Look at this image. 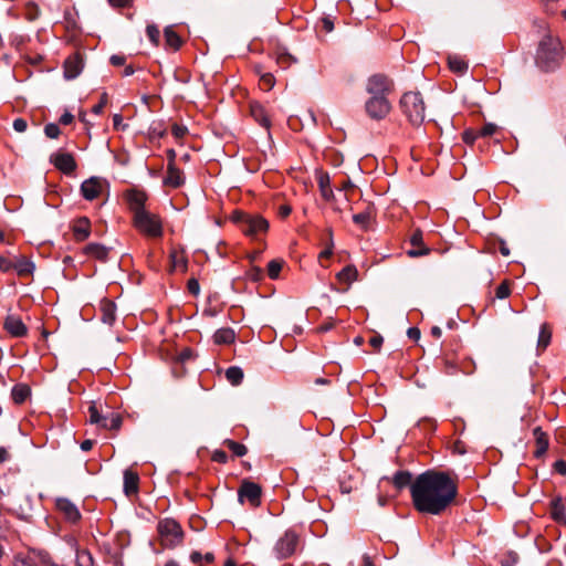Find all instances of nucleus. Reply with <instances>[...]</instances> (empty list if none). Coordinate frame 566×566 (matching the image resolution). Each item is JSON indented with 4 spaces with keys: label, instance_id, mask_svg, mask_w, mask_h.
Listing matches in <instances>:
<instances>
[{
    "label": "nucleus",
    "instance_id": "f257e3e1",
    "mask_svg": "<svg viewBox=\"0 0 566 566\" xmlns=\"http://www.w3.org/2000/svg\"><path fill=\"white\" fill-rule=\"evenodd\" d=\"M410 494L418 512L439 515L455 500L458 485L448 472L428 470L412 482Z\"/></svg>",
    "mask_w": 566,
    "mask_h": 566
},
{
    "label": "nucleus",
    "instance_id": "f03ea898",
    "mask_svg": "<svg viewBox=\"0 0 566 566\" xmlns=\"http://www.w3.org/2000/svg\"><path fill=\"white\" fill-rule=\"evenodd\" d=\"M564 49L557 35L551 31L545 33L538 42L535 62L544 71H552L563 60Z\"/></svg>",
    "mask_w": 566,
    "mask_h": 566
},
{
    "label": "nucleus",
    "instance_id": "7ed1b4c3",
    "mask_svg": "<svg viewBox=\"0 0 566 566\" xmlns=\"http://www.w3.org/2000/svg\"><path fill=\"white\" fill-rule=\"evenodd\" d=\"M400 108L413 126H420L426 118V105L419 92L405 93L399 102Z\"/></svg>",
    "mask_w": 566,
    "mask_h": 566
},
{
    "label": "nucleus",
    "instance_id": "20e7f679",
    "mask_svg": "<svg viewBox=\"0 0 566 566\" xmlns=\"http://www.w3.org/2000/svg\"><path fill=\"white\" fill-rule=\"evenodd\" d=\"M231 219L245 235L251 238H256L259 234L265 233L269 229L268 220L256 213L234 211Z\"/></svg>",
    "mask_w": 566,
    "mask_h": 566
},
{
    "label": "nucleus",
    "instance_id": "39448f33",
    "mask_svg": "<svg viewBox=\"0 0 566 566\" xmlns=\"http://www.w3.org/2000/svg\"><path fill=\"white\" fill-rule=\"evenodd\" d=\"M157 531L161 544L167 548H175L184 539V531L180 524L174 518H164L158 522Z\"/></svg>",
    "mask_w": 566,
    "mask_h": 566
},
{
    "label": "nucleus",
    "instance_id": "423d86ee",
    "mask_svg": "<svg viewBox=\"0 0 566 566\" xmlns=\"http://www.w3.org/2000/svg\"><path fill=\"white\" fill-rule=\"evenodd\" d=\"M134 226L142 233L159 238L163 235V224L157 214L146 211H139L138 214L134 216Z\"/></svg>",
    "mask_w": 566,
    "mask_h": 566
},
{
    "label": "nucleus",
    "instance_id": "0eeeda50",
    "mask_svg": "<svg viewBox=\"0 0 566 566\" xmlns=\"http://www.w3.org/2000/svg\"><path fill=\"white\" fill-rule=\"evenodd\" d=\"M367 115L374 120L384 119L391 111V104L385 96H370L365 103Z\"/></svg>",
    "mask_w": 566,
    "mask_h": 566
},
{
    "label": "nucleus",
    "instance_id": "6e6552de",
    "mask_svg": "<svg viewBox=\"0 0 566 566\" xmlns=\"http://www.w3.org/2000/svg\"><path fill=\"white\" fill-rule=\"evenodd\" d=\"M297 544V535L292 531L285 532L284 535L280 537L274 545L273 551L275 553V557L277 559H285L291 557L295 553Z\"/></svg>",
    "mask_w": 566,
    "mask_h": 566
},
{
    "label": "nucleus",
    "instance_id": "1a4fd4ad",
    "mask_svg": "<svg viewBox=\"0 0 566 566\" xmlns=\"http://www.w3.org/2000/svg\"><path fill=\"white\" fill-rule=\"evenodd\" d=\"M392 82L384 74H374L368 77L366 83V92L370 96H385L391 92Z\"/></svg>",
    "mask_w": 566,
    "mask_h": 566
},
{
    "label": "nucleus",
    "instance_id": "9d476101",
    "mask_svg": "<svg viewBox=\"0 0 566 566\" xmlns=\"http://www.w3.org/2000/svg\"><path fill=\"white\" fill-rule=\"evenodd\" d=\"M262 494V489L259 484L251 482L249 480H243L239 490L238 497L241 503H243L244 499H247L252 506L260 505V499Z\"/></svg>",
    "mask_w": 566,
    "mask_h": 566
},
{
    "label": "nucleus",
    "instance_id": "9b49d317",
    "mask_svg": "<svg viewBox=\"0 0 566 566\" xmlns=\"http://www.w3.org/2000/svg\"><path fill=\"white\" fill-rule=\"evenodd\" d=\"M50 161L54 165L56 169L62 171L65 175H71L75 171L77 165L74 159V156L70 153H55L50 157Z\"/></svg>",
    "mask_w": 566,
    "mask_h": 566
},
{
    "label": "nucleus",
    "instance_id": "f8f14e48",
    "mask_svg": "<svg viewBox=\"0 0 566 566\" xmlns=\"http://www.w3.org/2000/svg\"><path fill=\"white\" fill-rule=\"evenodd\" d=\"M102 189L103 180L98 177H91L81 185V193L88 201L96 199L101 195Z\"/></svg>",
    "mask_w": 566,
    "mask_h": 566
},
{
    "label": "nucleus",
    "instance_id": "ddd939ff",
    "mask_svg": "<svg viewBox=\"0 0 566 566\" xmlns=\"http://www.w3.org/2000/svg\"><path fill=\"white\" fill-rule=\"evenodd\" d=\"M410 243L413 247V249L407 251L410 258H419L430 253V249L423 243V233L420 229H416L412 232Z\"/></svg>",
    "mask_w": 566,
    "mask_h": 566
},
{
    "label": "nucleus",
    "instance_id": "4468645a",
    "mask_svg": "<svg viewBox=\"0 0 566 566\" xmlns=\"http://www.w3.org/2000/svg\"><path fill=\"white\" fill-rule=\"evenodd\" d=\"M83 66V59L78 53L69 56L64 61V77L66 80H74L81 74Z\"/></svg>",
    "mask_w": 566,
    "mask_h": 566
},
{
    "label": "nucleus",
    "instance_id": "2eb2a0df",
    "mask_svg": "<svg viewBox=\"0 0 566 566\" xmlns=\"http://www.w3.org/2000/svg\"><path fill=\"white\" fill-rule=\"evenodd\" d=\"M56 509L63 514L65 520L76 523L81 520V513L76 505L69 499L61 497L56 500Z\"/></svg>",
    "mask_w": 566,
    "mask_h": 566
},
{
    "label": "nucleus",
    "instance_id": "dca6fc26",
    "mask_svg": "<svg viewBox=\"0 0 566 566\" xmlns=\"http://www.w3.org/2000/svg\"><path fill=\"white\" fill-rule=\"evenodd\" d=\"M3 327L13 337H23L28 334L25 324L17 315H8L4 319Z\"/></svg>",
    "mask_w": 566,
    "mask_h": 566
},
{
    "label": "nucleus",
    "instance_id": "f3484780",
    "mask_svg": "<svg viewBox=\"0 0 566 566\" xmlns=\"http://www.w3.org/2000/svg\"><path fill=\"white\" fill-rule=\"evenodd\" d=\"M147 196L144 191L130 190L127 192V201L129 209L134 212V216L138 214L139 211H146L145 202Z\"/></svg>",
    "mask_w": 566,
    "mask_h": 566
},
{
    "label": "nucleus",
    "instance_id": "a211bd4d",
    "mask_svg": "<svg viewBox=\"0 0 566 566\" xmlns=\"http://www.w3.org/2000/svg\"><path fill=\"white\" fill-rule=\"evenodd\" d=\"M184 182L185 179L181 170L177 168L175 164L168 163L167 176L164 179V184L172 188H178L184 185Z\"/></svg>",
    "mask_w": 566,
    "mask_h": 566
},
{
    "label": "nucleus",
    "instance_id": "6ab92c4d",
    "mask_svg": "<svg viewBox=\"0 0 566 566\" xmlns=\"http://www.w3.org/2000/svg\"><path fill=\"white\" fill-rule=\"evenodd\" d=\"M13 270L19 276H30L35 270L34 263L24 256H14Z\"/></svg>",
    "mask_w": 566,
    "mask_h": 566
},
{
    "label": "nucleus",
    "instance_id": "aec40b11",
    "mask_svg": "<svg viewBox=\"0 0 566 566\" xmlns=\"http://www.w3.org/2000/svg\"><path fill=\"white\" fill-rule=\"evenodd\" d=\"M533 436L536 442V450L534 451L535 458H542L548 449V436L542 430L541 427H536L533 430Z\"/></svg>",
    "mask_w": 566,
    "mask_h": 566
},
{
    "label": "nucleus",
    "instance_id": "412c9836",
    "mask_svg": "<svg viewBox=\"0 0 566 566\" xmlns=\"http://www.w3.org/2000/svg\"><path fill=\"white\" fill-rule=\"evenodd\" d=\"M73 234L77 241H84L90 237L91 222L86 217L78 218L73 224Z\"/></svg>",
    "mask_w": 566,
    "mask_h": 566
},
{
    "label": "nucleus",
    "instance_id": "4be33fe9",
    "mask_svg": "<svg viewBox=\"0 0 566 566\" xmlns=\"http://www.w3.org/2000/svg\"><path fill=\"white\" fill-rule=\"evenodd\" d=\"M84 253L102 262H106L109 249L99 243H90L84 248Z\"/></svg>",
    "mask_w": 566,
    "mask_h": 566
},
{
    "label": "nucleus",
    "instance_id": "5701e85b",
    "mask_svg": "<svg viewBox=\"0 0 566 566\" xmlns=\"http://www.w3.org/2000/svg\"><path fill=\"white\" fill-rule=\"evenodd\" d=\"M102 322L112 326L116 319V304L112 301L104 300L101 303Z\"/></svg>",
    "mask_w": 566,
    "mask_h": 566
},
{
    "label": "nucleus",
    "instance_id": "b1692460",
    "mask_svg": "<svg viewBox=\"0 0 566 566\" xmlns=\"http://www.w3.org/2000/svg\"><path fill=\"white\" fill-rule=\"evenodd\" d=\"M251 116L264 128L270 127V119L266 115L264 107L259 103H252L250 105Z\"/></svg>",
    "mask_w": 566,
    "mask_h": 566
},
{
    "label": "nucleus",
    "instance_id": "393cba45",
    "mask_svg": "<svg viewBox=\"0 0 566 566\" xmlns=\"http://www.w3.org/2000/svg\"><path fill=\"white\" fill-rule=\"evenodd\" d=\"M138 474L130 471L125 470L124 472V491L127 495L134 494L138 491Z\"/></svg>",
    "mask_w": 566,
    "mask_h": 566
},
{
    "label": "nucleus",
    "instance_id": "a878e982",
    "mask_svg": "<svg viewBox=\"0 0 566 566\" xmlns=\"http://www.w3.org/2000/svg\"><path fill=\"white\" fill-rule=\"evenodd\" d=\"M31 395V389L25 384H17L11 390L12 400L17 405L23 403Z\"/></svg>",
    "mask_w": 566,
    "mask_h": 566
},
{
    "label": "nucleus",
    "instance_id": "bb28decb",
    "mask_svg": "<svg viewBox=\"0 0 566 566\" xmlns=\"http://www.w3.org/2000/svg\"><path fill=\"white\" fill-rule=\"evenodd\" d=\"M164 36H165L166 46H168L175 51H177L181 48L182 40L177 34V32L174 30V27H171V25L166 27L164 30Z\"/></svg>",
    "mask_w": 566,
    "mask_h": 566
},
{
    "label": "nucleus",
    "instance_id": "cd10ccee",
    "mask_svg": "<svg viewBox=\"0 0 566 566\" xmlns=\"http://www.w3.org/2000/svg\"><path fill=\"white\" fill-rule=\"evenodd\" d=\"M234 331L229 327L219 328L213 335L214 343L218 345L231 344L234 342Z\"/></svg>",
    "mask_w": 566,
    "mask_h": 566
},
{
    "label": "nucleus",
    "instance_id": "c85d7f7f",
    "mask_svg": "<svg viewBox=\"0 0 566 566\" xmlns=\"http://www.w3.org/2000/svg\"><path fill=\"white\" fill-rule=\"evenodd\" d=\"M104 419L99 423V428L108 430H118L122 426V417L113 411L104 415Z\"/></svg>",
    "mask_w": 566,
    "mask_h": 566
},
{
    "label": "nucleus",
    "instance_id": "c756f323",
    "mask_svg": "<svg viewBox=\"0 0 566 566\" xmlns=\"http://www.w3.org/2000/svg\"><path fill=\"white\" fill-rule=\"evenodd\" d=\"M317 179H318V187H319L322 197L327 201L333 199L334 192L331 188V179H329L328 174L322 172L318 175Z\"/></svg>",
    "mask_w": 566,
    "mask_h": 566
},
{
    "label": "nucleus",
    "instance_id": "7c9ffc66",
    "mask_svg": "<svg viewBox=\"0 0 566 566\" xmlns=\"http://www.w3.org/2000/svg\"><path fill=\"white\" fill-rule=\"evenodd\" d=\"M358 271L354 265L345 266L340 272L337 273V279L342 283L350 284L357 280Z\"/></svg>",
    "mask_w": 566,
    "mask_h": 566
},
{
    "label": "nucleus",
    "instance_id": "2f4dec72",
    "mask_svg": "<svg viewBox=\"0 0 566 566\" xmlns=\"http://www.w3.org/2000/svg\"><path fill=\"white\" fill-rule=\"evenodd\" d=\"M412 474L408 471H397L392 478L394 485L401 490L408 485L411 486Z\"/></svg>",
    "mask_w": 566,
    "mask_h": 566
},
{
    "label": "nucleus",
    "instance_id": "473e14b6",
    "mask_svg": "<svg viewBox=\"0 0 566 566\" xmlns=\"http://www.w3.org/2000/svg\"><path fill=\"white\" fill-rule=\"evenodd\" d=\"M243 376V370L238 366H231L226 370V378L233 386L240 385Z\"/></svg>",
    "mask_w": 566,
    "mask_h": 566
},
{
    "label": "nucleus",
    "instance_id": "72a5a7b5",
    "mask_svg": "<svg viewBox=\"0 0 566 566\" xmlns=\"http://www.w3.org/2000/svg\"><path fill=\"white\" fill-rule=\"evenodd\" d=\"M552 516L556 522H566V513H565V506L562 503V499H555L552 502Z\"/></svg>",
    "mask_w": 566,
    "mask_h": 566
},
{
    "label": "nucleus",
    "instance_id": "f704fd0d",
    "mask_svg": "<svg viewBox=\"0 0 566 566\" xmlns=\"http://www.w3.org/2000/svg\"><path fill=\"white\" fill-rule=\"evenodd\" d=\"M223 444L226 447H228L233 452V454L235 457L241 458V457L245 455L248 452V448L244 444L237 442L234 440H231V439H226L223 441Z\"/></svg>",
    "mask_w": 566,
    "mask_h": 566
},
{
    "label": "nucleus",
    "instance_id": "c9c22d12",
    "mask_svg": "<svg viewBox=\"0 0 566 566\" xmlns=\"http://www.w3.org/2000/svg\"><path fill=\"white\" fill-rule=\"evenodd\" d=\"M551 338H552V332H551L548 325L543 324L541 327L538 340H537L538 347L542 349H545L548 346V344L551 343Z\"/></svg>",
    "mask_w": 566,
    "mask_h": 566
},
{
    "label": "nucleus",
    "instance_id": "e433bc0d",
    "mask_svg": "<svg viewBox=\"0 0 566 566\" xmlns=\"http://www.w3.org/2000/svg\"><path fill=\"white\" fill-rule=\"evenodd\" d=\"M169 256L172 269L180 268L182 271L187 270V260L181 253H178L177 251L174 250L170 252Z\"/></svg>",
    "mask_w": 566,
    "mask_h": 566
},
{
    "label": "nucleus",
    "instance_id": "4c0bfd02",
    "mask_svg": "<svg viewBox=\"0 0 566 566\" xmlns=\"http://www.w3.org/2000/svg\"><path fill=\"white\" fill-rule=\"evenodd\" d=\"M76 566H94L93 556L88 551L76 552Z\"/></svg>",
    "mask_w": 566,
    "mask_h": 566
},
{
    "label": "nucleus",
    "instance_id": "58836bf2",
    "mask_svg": "<svg viewBox=\"0 0 566 566\" xmlns=\"http://www.w3.org/2000/svg\"><path fill=\"white\" fill-rule=\"evenodd\" d=\"M449 66L452 71L460 74L467 72L468 70V64L457 56L449 57Z\"/></svg>",
    "mask_w": 566,
    "mask_h": 566
},
{
    "label": "nucleus",
    "instance_id": "ea45409f",
    "mask_svg": "<svg viewBox=\"0 0 566 566\" xmlns=\"http://www.w3.org/2000/svg\"><path fill=\"white\" fill-rule=\"evenodd\" d=\"M90 422L99 427V423L104 419V413L99 412L96 403H91L88 407Z\"/></svg>",
    "mask_w": 566,
    "mask_h": 566
},
{
    "label": "nucleus",
    "instance_id": "a19ab883",
    "mask_svg": "<svg viewBox=\"0 0 566 566\" xmlns=\"http://www.w3.org/2000/svg\"><path fill=\"white\" fill-rule=\"evenodd\" d=\"M146 33L149 41L157 46L160 40V31L158 27L156 24H148L146 28Z\"/></svg>",
    "mask_w": 566,
    "mask_h": 566
},
{
    "label": "nucleus",
    "instance_id": "79ce46f5",
    "mask_svg": "<svg viewBox=\"0 0 566 566\" xmlns=\"http://www.w3.org/2000/svg\"><path fill=\"white\" fill-rule=\"evenodd\" d=\"M282 266H283V262L280 261V260H272L269 262L268 264V275L271 277V279H277L279 277V274L282 270Z\"/></svg>",
    "mask_w": 566,
    "mask_h": 566
},
{
    "label": "nucleus",
    "instance_id": "37998d69",
    "mask_svg": "<svg viewBox=\"0 0 566 566\" xmlns=\"http://www.w3.org/2000/svg\"><path fill=\"white\" fill-rule=\"evenodd\" d=\"M44 134L48 138L56 139L61 135V129L57 124L49 123L44 126Z\"/></svg>",
    "mask_w": 566,
    "mask_h": 566
},
{
    "label": "nucleus",
    "instance_id": "c03bdc74",
    "mask_svg": "<svg viewBox=\"0 0 566 566\" xmlns=\"http://www.w3.org/2000/svg\"><path fill=\"white\" fill-rule=\"evenodd\" d=\"M497 125L493 123H486L482 128L478 129L480 137H490L497 130Z\"/></svg>",
    "mask_w": 566,
    "mask_h": 566
},
{
    "label": "nucleus",
    "instance_id": "a18cd8bd",
    "mask_svg": "<svg viewBox=\"0 0 566 566\" xmlns=\"http://www.w3.org/2000/svg\"><path fill=\"white\" fill-rule=\"evenodd\" d=\"M15 566H40L35 553L29 554L28 556L20 558Z\"/></svg>",
    "mask_w": 566,
    "mask_h": 566
},
{
    "label": "nucleus",
    "instance_id": "49530a36",
    "mask_svg": "<svg viewBox=\"0 0 566 566\" xmlns=\"http://www.w3.org/2000/svg\"><path fill=\"white\" fill-rule=\"evenodd\" d=\"M511 290L507 281L502 282L495 292V296L500 300L506 298L510 296Z\"/></svg>",
    "mask_w": 566,
    "mask_h": 566
},
{
    "label": "nucleus",
    "instance_id": "de8ad7c7",
    "mask_svg": "<svg viewBox=\"0 0 566 566\" xmlns=\"http://www.w3.org/2000/svg\"><path fill=\"white\" fill-rule=\"evenodd\" d=\"M370 220V213L368 211H364L353 216V221L356 224H360L361 227H366Z\"/></svg>",
    "mask_w": 566,
    "mask_h": 566
},
{
    "label": "nucleus",
    "instance_id": "09e8293b",
    "mask_svg": "<svg viewBox=\"0 0 566 566\" xmlns=\"http://www.w3.org/2000/svg\"><path fill=\"white\" fill-rule=\"evenodd\" d=\"M35 556L38 557V563L40 566H55L48 553H35Z\"/></svg>",
    "mask_w": 566,
    "mask_h": 566
},
{
    "label": "nucleus",
    "instance_id": "8fccbe9b",
    "mask_svg": "<svg viewBox=\"0 0 566 566\" xmlns=\"http://www.w3.org/2000/svg\"><path fill=\"white\" fill-rule=\"evenodd\" d=\"M260 81L265 90H271L274 86V76L271 73H264L260 76Z\"/></svg>",
    "mask_w": 566,
    "mask_h": 566
},
{
    "label": "nucleus",
    "instance_id": "3c124183",
    "mask_svg": "<svg viewBox=\"0 0 566 566\" xmlns=\"http://www.w3.org/2000/svg\"><path fill=\"white\" fill-rule=\"evenodd\" d=\"M478 137H480L478 129H467L462 136L463 142L467 144H473Z\"/></svg>",
    "mask_w": 566,
    "mask_h": 566
},
{
    "label": "nucleus",
    "instance_id": "603ef678",
    "mask_svg": "<svg viewBox=\"0 0 566 566\" xmlns=\"http://www.w3.org/2000/svg\"><path fill=\"white\" fill-rule=\"evenodd\" d=\"M328 235H329V243L328 245L326 247V249H324L321 253H319V258H325V259H328L329 256H332L333 254V239H332V235H333V232L332 230L329 229L328 230Z\"/></svg>",
    "mask_w": 566,
    "mask_h": 566
},
{
    "label": "nucleus",
    "instance_id": "864d4df0",
    "mask_svg": "<svg viewBox=\"0 0 566 566\" xmlns=\"http://www.w3.org/2000/svg\"><path fill=\"white\" fill-rule=\"evenodd\" d=\"M187 287L190 294L197 296L200 292V285L197 279H190L187 283Z\"/></svg>",
    "mask_w": 566,
    "mask_h": 566
},
{
    "label": "nucleus",
    "instance_id": "5fc2aeb1",
    "mask_svg": "<svg viewBox=\"0 0 566 566\" xmlns=\"http://www.w3.org/2000/svg\"><path fill=\"white\" fill-rule=\"evenodd\" d=\"M211 459L218 463H227L228 454L223 450H214Z\"/></svg>",
    "mask_w": 566,
    "mask_h": 566
},
{
    "label": "nucleus",
    "instance_id": "6e6d98bb",
    "mask_svg": "<svg viewBox=\"0 0 566 566\" xmlns=\"http://www.w3.org/2000/svg\"><path fill=\"white\" fill-rule=\"evenodd\" d=\"M28 128V123L25 119L19 117L13 120V129L18 133H23Z\"/></svg>",
    "mask_w": 566,
    "mask_h": 566
},
{
    "label": "nucleus",
    "instance_id": "4d7b16f0",
    "mask_svg": "<svg viewBox=\"0 0 566 566\" xmlns=\"http://www.w3.org/2000/svg\"><path fill=\"white\" fill-rule=\"evenodd\" d=\"M382 343H384V338H382V336H381V335H379V334L374 335V336L369 339V344H370V346H373V347H374V349H375L376 352H379V350H380Z\"/></svg>",
    "mask_w": 566,
    "mask_h": 566
},
{
    "label": "nucleus",
    "instance_id": "13d9d810",
    "mask_svg": "<svg viewBox=\"0 0 566 566\" xmlns=\"http://www.w3.org/2000/svg\"><path fill=\"white\" fill-rule=\"evenodd\" d=\"M10 270H13V260L0 256V271L8 272Z\"/></svg>",
    "mask_w": 566,
    "mask_h": 566
},
{
    "label": "nucleus",
    "instance_id": "bf43d9fd",
    "mask_svg": "<svg viewBox=\"0 0 566 566\" xmlns=\"http://www.w3.org/2000/svg\"><path fill=\"white\" fill-rule=\"evenodd\" d=\"M106 103H107V94L104 93L101 97L99 103L96 104L95 106H93L92 112L96 115L101 114L103 112V108L105 107Z\"/></svg>",
    "mask_w": 566,
    "mask_h": 566
},
{
    "label": "nucleus",
    "instance_id": "052dcab7",
    "mask_svg": "<svg viewBox=\"0 0 566 566\" xmlns=\"http://www.w3.org/2000/svg\"><path fill=\"white\" fill-rule=\"evenodd\" d=\"M107 1L114 8H129L133 4V0H107Z\"/></svg>",
    "mask_w": 566,
    "mask_h": 566
},
{
    "label": "nucleus",
    "instance_id": "680f3d73",
    "mask_svg": "<svg viewBox=\"0 0 566 566\" xmlns=\"http://www.w3.org/2000/svg\"><path fill=\"white\" fill-rule=\"evenodd\" d=\"M126 62V57L124 55L114 54L109 57V63L113 66H122Z\"/></svg>",
    "mask_w": 566,
    "mask_h": 566
},
{
    "label": "nucleus",
    "instance_id": "e2e57ef3",
    "mask_svg": "<svg viewBox=\"0 0 566 566\" xmlns=\"http://www.w3.org/2000/svg\"><path fill=\"white\" fill-rule=\"evenodd\" d=\"M187 133V127L185 126H180L178 124H174L172 126V135L176 137V138H182Z\"/></svg>",
    "mask_w": 566,
    "mask_h": 566
},
{
    "label": "nucleus",
    "instance_id": "0e129e2a",
    "mask_svg": "<svg viewBox=\"0 0 566 566\" xmlns=\"http://www.w3.org/2000/svg\"><path fill=\"white\" fill-rule=\"evenodd\" d=\"M554 470L559 473L560 475H566V461L564 460H557L554 463Z\"/></svg>",
    "mask_w": 566,
    "mask_h": 566
},
{
    "label": "nucleus",
    "instance_id": "69168bd1",
    "mask_svg": "<svg viewBox=\"0 0 566 566\" xmlns=\"http://www.w3.org/2000/svg\"><path fill=\"white\" fill-rule=\"evenodd\" d=\"M321 23H322V29L329 33L334 30V22L329 19V18H323L321 20Z\"/></svg>",
    "mask_w": 566,
    "mask_h": 566
},
{
    "label": "nucleus",
    "instance_id": "338daca9",
    "mask_svg": "<svg viewBox=\"0 0 566 566\" xmlns=\"http://www.w3.org/2000/svg\"><path fill=\"white\" fill-rule=\"evenodd\" d=\"M193 357V353L190 348H185L179 354V360L185 363Z\"/></svg>",
    "mask_w": 566,
    "mask_h": 566
},
{
    "label": "nucleus",
    "instance_id": "774afa93",
    "mask_svg": "<svg viewBox=\"0 0 566 566\" xmlns=\"http://www.w3.org/2000/svg\"><path fill=\"white\" fill-rule=\"evenodd\" d=\"M407 335H408V337H409L410 339H412V340H416V342H417V340H419V339H420V335H421V333H420V329H419L418 327H410V328H408V331H407Z\"/></svg>",
    "mask_w": 566,
    "mask_h": 566
}]
</instances>
